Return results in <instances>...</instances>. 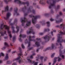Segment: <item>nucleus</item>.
Instances as JSON below:
<instances>
[{
    "label": "nucleus",
    "instance_id": "1",
    "mask_svg": "<svg viewBox=\"0 0 65 65\" xmlns=\"http://www.w3.org/2000/svg\"><path fill=\"white\" fill-rule=\"evenodd\" d=\"M0 34L1 33V36H4V34H6V31H4V32L2 31L3 30L4 28L6 30H7L9 34V36L10 37V38H12V35L11 34V32L10 31H9V27L6 25H4V23H3L1 24L0 26Z\"/></svg>",
    "mask_w": 65,
    "mask_h": 65
},
{
    "label": "nucleus",
    "instance_id": "2",
    "mask_svg": "<svg viewBox=\"0 0 65 65\" xmlns=\"http://www.w3.org/2000/svg\"><path fill=\"white\" fill-rule=\"evenodd\" d=\"M35 38V36H33L32 37L29 36L27 37V38L28 39V40L27 39H26L25 41V44L26 43H28V48L29 50H32L33 48L32 47L31 48H29V47L31 45V43H30V41H34V40H32L31 39V38Z\"/></svg>",
    "mask_w": 65,
    "mask_h": 65
},
{
    "label": "nucleus",
    "instance_id": "3",
    "mask_svg": "<svg viewBox=\"0 0 65 65\" xmlns=\"http://www.w3.org/2000/svg\"><path fill=\"white\" fill-rule=\"evenodd\" d=\"M59 32V34L57 35L58 39H57V42L58 43H62V42H65V40L62 39V37H60V36L61 35L63 34L64 35L65 34V32L64 33L62 31L60 30H59L58 31Z\"/></svg>",
    "mask_w": 65,
    "mask_h": 65
},
{
    "label": "nucleus",
    "instance_id": "4",
    "mask_svg": "<svg viewBox=\"0 0 65 65\" xmlns=\"http://www.w3.org/2000/svg\"><path fill=\"white\" fill-rule=\"evenodd\" d=\"M51 2L50 3V5L49 6V8L51 9L53 6H55V3L56 2V0H52L51 1ZM50 0H47L46 1V3L47 4H50Z\"/></svg>",
    "mask_w": 65,
    "mask_h": 65
},
{
    "label": "nucleus",
    "instance_id": "5",
    "mask_svg": "<svg viewBox=\"0 0 65 65\" xmlns=\"http://www.w3.org/2000/svg\"><path fill=\"white\" fill-rule=\"evenodd\" d=\"M29 17L32 18V22L33 24H35L36 22V19L38 18H39L40 16L39 15H36L35 17L32 14L29 15Z\"/></svg>",
    "mask_w": 65,
    "mask_h": 65
},
{
    "label": "nucleus",
    "instance_id": "6",
    "mask_svg": "<svg viewBox=\"0 0 65 65\" xmlns=\"http://www.w3.org/2000/svg\"><path fill=\"white\" fill-rule=\"evenodd\" d=\"M14 2H17V3H18V4H26L27 6L29 5V2H27L26 3L22 2L20 0H15Z\"/></svg>",
    "mask_w": 65,
    "mask_h": 65
},
{
    "label": "nucleus",
    "instance_id": "7",
    "mask_svg": "<svg viewBox=\"0 0 65 65\" xmlns=\"http://www.w3.org/2000/svg\"><path fill=\"white\" fill-rule=\"evenodd\" d=\"M60 52V56L58 57V61L59 62V61H60L62 60V59L60 58V57H61L62 58V59H64V57H65V56L64 55H62L61 54H62V51L61 50H59Z\"/></svg>",
    "mask_w": 65,
    "mask_h": 65
},
{
    "label": "nucleus",
    "instance_id": "8",
    "mask_svg": "<svg viewBox=\"0 0 65 65\" xmlns=\"http://www.w3.org/2000/svg\"><path fill=\"white\" fill-rule=\"evenodd\" d=\"M50 35V34H49L43 37V39L45 40V42L48 41L50 40V38H51V37Z\"/></svg>",
    "mask_w": 65,
    "mask_h": 65
},
{
    "label": "nucleus",
    "instance_id": "9",
    "mask_svg": "<svg viewBox=\"0 0 65 65\" xmlns=\"http://www.w3.org/2000/svg\"><path fill=\"white\" fill-rule=\"evenodd\" d=\"M27 60H28V62H29V63L31 64H34V65H37L38 64V62H35V61H32L31 60H30L29 59V57H27Z\"/></svg>",
    "mask_w": 65,
    "mask_h": 65
},
{
    "label": "nucleus",
    "instance_id": "10",
    "mask_svg": "<svg viewBox=\"0 0 65 65\" xmlns=\"http://www.w3.org/2000/svg\"><path fill=\"white\" fill-rule=\"evenodd\" d=\"M31 33L32 34H34L35 32L33 31L32 27H31L27 31V34H29L30 33Z\"/></svg>",
    "mask_w": 65,
    "mask_h": 65
},
{
    "label": "nucleus",
    "instance_id": "11",
    "mask_svg": "<svg viewBox=\"0 0 65 65\" xmlns=\"http://www.w3.org/2000/svg\"><path fill=\"white\" fill-rule=\"evenodd\" d=\"M24 9H27V12H31V7L28 8V7H26L25 6L24 9H21L20 10L23 11V10H24Z\"/></svg>",
    "mask_w": 65,
    "mask_h": 65
},
{
    "label": "nucleus",
    "instance_id": "12",
    "mask_svg": "<svg viewBox=\"0 0 65 65\" xmlns=\"http://www.w3.org/2000/svg\"><path fill=\"white\" fill-rule=\"evenodd\" d=\"M31 24V21H29L27 22V23L26 24V26L24 27V28L26 29L29 26H30Z\"/></svg>",
    "mask_w": 65,
    "mask_h": 65
},
{
    "label": "nucleus",
    "instance_id": "13",
    "mask_svg": "<svg viewBox=\"0 0 65 65\" xmlns=\"http://www.w3.org/2000/svg\"><path fill=\"white\" fill-rule=\"evenodd\" d=\"M23 20L22 19H20V21H21L22 23V25L23 26H24L25 25V24H24V23H25V22H26L27 21V19L25 17H24L23 19Z\"/></svg>",
    "mask_w": 65,
    "mask_h": 65
},
{
    "label": "nucleus",
    "instance_id": "14",
    "mask_svg": "<svg viewBox=\"0 0 65 65\" xmlns=\"http://www.w3.org/2000/svg\"><path fill=\"white\" fill-rule=\"evenodd\" d=\"M54 47H55V45H54V44H52V46L51 47H49L47 48H46L45 49L44 51H48V50H49L50 49H51V48L53 49L54 48Z\"/></svg>",
    "mask_w": 65,
    "mask_h": 65
},
{
    "label": "nucleus",
    "instance_id": "15",
    "mask_svg": "<svg viewBox=\"0 0 65 65\" xmlns=\"http://www.w3.org/2000/svg\"><path fill=\"white\" fill-rule=\"evenodd\" d=\"M59 15H57L56 16V23H60V22H62L63 21V20L62 19H57L59 17Z\"/></svg>",
    "mask_w": 65,
    "mask_h": 65
},
{
    "label": "nucleus",
    "instance_id": "16",
    "mask_svg": "<svg viewBox=\"0 0 65 65\" xmlns=\"http://www.w3.org/2000/svg\"><path fill=\"white\" fill-rule=\"evenodd\" d=\"M14 60H16L17 61L19 62V63H20L23 62V60H21V57L20 56L17 59H15L14 60H13V61Z\"/></svg>",
    "mask_w": 65,
    "mask_h": 65
},
{
    "label": "nucleus",
    "instance_id": "17",
    "mask_svg": "<svg viewBox=\"0 0 65 65\" xmlns=\"http://www.w3.org/2000/svg\"><path fill=\"white\" fill-rule=\"evenodd\" d=\"M17 19H15L14 20V22L13 23H11V22H9V24L10 25L12 26H13L15 25H17Z\"/></svg>",
    "mask_w": 65,
    "mask_h": 65
},
{
    "label": "nucleus",
    "instance_id": "18",
    "mask_svg": "<svg viewBox=\"0 0 65 65\" xmlns=\"http://www.w3.org/2000/svg\"><path fill=\"white\" fill-rule=\"evenodd\" d=\"M26 35H22L20 34V37L19 39V40L20 41H22V40L21 39V38H22V37H23V38H25L26 37Z\"/></svg>",
    "mask_w": 65,
    "mask_h": 65
},
{
    "label": "nucleus",
    "instance_id": "19",
    "mask_svg": "<svg viewBox=\"0 0 65 65\" xmlns=\"http://www.w3.org/2000/svg\"><path fill=\"white\" fill-rule=\"evenodd\" d=\"M14 15H19L20 14L18 13V9L16 8L14 10Z\"/></svg>",
    "mask_w": 65,
    "mask_h": 65
},
{
    "label": "nucleus",
    "instance_id": "20",
    "mask_svg": "<svg viewBox=\"0 0 65 65\" xmlns=\"http://www.w3.org/2000/svg\"><path fill=\"white\" fill-rule=\"evenodd\" d=\"M9 10V6H7L6 7H5V10L2 11V13L4 12H5V11H8Z\"/></svg>",
    "mask_w": 65,
    "mask_h": 65
},
{
    "label": "nucleus",
    "instance_id": "21",
    "mask_svg": "<svg viewBox=\"0 0 65 65\" xmlns=\"http://www.w3.org/2000/svg\"><path fill=\"white\" fill-rule=\"evenodd\" d=\"M11 15V14L10 12H8L7 14V16H6V18H5V19H6V20H7V19H8L9 18V17Z\"/></svg>",
    "mask_w": 65,
    "mask_h": 65
},
{
    "label": "nucleus",
    "instance_id": "22",
    "mask_svg": "<svg viewBox=\"0 0 65 65\" xmlns=\"http://www.w3.org/2000/svg\"><path fill=\"white\" fill-rule=\"evenodd\" d=\"M63 27V31H65L64 30V24L62 23L59 26V28H62V27Z\"/></svg>",
    "mask_w": 65,
    "mask_h": 65
},
{
    "label": "nucleus",
    "instance_id": "23",
    "mask_svg": "<svg viewBox=\"0 0 65 65\" xmlns=\"http://www.w3.org/2000/svg\"><path fill=\"white\" fill-rule=\"evenodd\" d=\"M19 50H20V53L19 54V56H22V55H23V54H22V50L20 47L19 48Z\"/></svg>",
    "mask_w": 65,
    "mask_h": 65
},
{
    "label": "nucleus",
    "instance_id": "24",
    "mask_svg": "<svg viewBox=\"0 0 65 65\" xmlns=\"http://www.w3.org/2000/svg\"><path fill=\"white\" fill-rule=\"evenodd\" d=\"M39 43H42V44H43L42 42H40V43H39L38 42H36L35 43V44H36V45L38 47L40 46Z\"/></svg>",
    "mask_w": 65,
    "mask_h": 65
},
{
    "label": "nucleus",
    "instance_id": "25",
    "mask_svg": "<svg viewBox=\"0 0 65 65\" xmlns=\"http://www.w3.org/2000/svg\"><path fill=\"white\" fill-rule=\"evenodd\" d=\"M12 0H4V1L6 4H7L8 2H11Z\"/></svg>",
    "mask_w": 65,
    "mask_h": 65
},
{
    "label": "nucleus",
    "instance_id": "26",
    "mask_svg": "<svg viewBox=\"0 0 65 65\" xmlns=\"http://www.w3.org/2000/svg\"><path fill=\"white\" fill-rule=\"evenodd\" d=\"M57 57H56L54 58V61L52 65H55L56 62V61H57Z\"/></svg>",
    "mask_w": 65,
    "mask_h": 65
},
{
    "label": "nucleus",
    "instance_id": "27",
    "mask_svg": "<svg viewBox=\"0 0 65 65\" xmlns=\"http://www.w3.org/2000/svg\"><path fill=\"white\" fill-rule=\"evenodd\" d=\"M11 29L13 33H15V31L14 30V27L13 26H12Z\"/></svg>",
    "mask_w": 65,
    "mask_h": 65
},
{
    "label": "nucleus",
    "instance_id": "28",
    "mask_svg": "<svg viewBox=\"0 0 65 65\" xmlns=\"http://www.w3.org/2000/svg\"><path fill=\"white\" fill-rule=\"evenodd\" d=\"M16 28L17 29V30L16 32V33H18L19 32V30L20 29V28L19 26H16Z\"/></svg>",
    "mask_w": 65,
    "mask_h": 65
},
{
    "label": "nucleus",
    "instance_id": "29",
    "mask_svg": "<svg viewBox=\"0 0 65 65\" xmlns=\"http://www.w3.org/2000/svg\"><path fill=\"white\" fill-rule=\"evenodd\" d=\"M7 64H11L12 63V61L10 60H8L6 62Z\"/></svg>",
    "mask_w": 65,
    "mask_h": 65
},
{
    "label": "nucleus",
    "instance_id": "30",
    "mask_svg": "<svg viewBox=\"0 0 65 65\" xmlns=\"http://www.w3.org/2000/svg\"><path fill=\"white\" fill-rule=\"evenodd\" d=\"M35 55H36V54L34 53H33L32 55L30 56V58H31V59H33V57L32 56H35Z\"/></svg>",
    "mask_w": 65,
    "mask_h": 65
},
{
    "label": "nucleus",
    "instance_id": "31",
    "mask_svg": "<svg viewBox=\"0 0 65 65\" xmlns=\"http://www.w3.org/2000/svg\"><path fill=\"white\" fill-rule=\"evenodd\" d=\"M4 56V54L3 53H0V58Z\"/></svg>",
    "mask_w": 65,
    "mask_h": 65
},
{
    "label": "nucleus",
    "instance_id": "32",
    "mask_svg": "<svg viewBox=\"0 0 65 65\" xmlns=\"http://www.w3.org/2000/svg\"><path fill=\"white\" fill-rule=\"evenodd\" d=\"M9 57H8V55L7 53L6 55V56L5 57V59L6 60H7L8 59Z\"/></svg>",
    "mask_w": 65,
    "mask_h": 65
},
{
    "label": "nucleus",
    "instance_id": "33",
    "mask_svg": "<svg viewBox=\"0 0 65 65\" xmlns=\"http://www.w3.org/2000/svg\"><path fill=\"white\" fill-rule=\"evenodd\" d=\"M50 29L49 28L45 29L44 32H47V31H50Z\"/></svg>",
    "mask_w": 65,
    "mask_h": 65
},
{
    "label": "nucleus",
    "instance_id": "34",
    "mask_svg": "<svg viewBox=\"0 0 65 65\" xmlns=\"http://www.w3.org/2000/svg\"><path fill=\"white\" fill-rule=\"evenodd\" d=\"M38 58H37L36 59V61H38V59L40 58H41V56L40 55H38V56L37 57Z\"/></svg>",
    "mask_w": 65,
    "mask_h": 65
},
{
    "label": "nucleus",
    "instance_id": "35",
    "mask_svg": "<svg viewBox=\"0 0 65 65\" xmlns=\"http://www.w3.org/2000/svg\"><path fill=\"white\" fill-rule=\"evenodd\" d=\"M46 23L47 24V27H50V22L48 21V22H46Z\"/></svg>",
    "mask_w": 65,
    "mask_h": 65
},
{
    "label": "nucleus",
    "instance_id": "36",
    "mask_svg": "<svg viewBox=\"0 0 65 65\" xmlns=\"http://www.w3.org/2000/svg\"><path fill=\"white\" fill-rule=\"evenodd\" d=\"M35 27L37 29H39L40 26L39 25H38V24H37L35 25Z\"/></svg>",
    "mask_w": 65,
    "mask_h": 65
},
{
    "label": "nucleus",
    "instance_id": "37",
    "mask_svg": "<svg viewBox=\"0 0 65 65\" xmlns=\"http://www.w3.org/2000/svg\"><path fill=\"white\" fill-rule=\"evenodd\" d=\"M56 54V53H53L51 56V58H53L54 57V56H55V55Z\"/></svg>",
    "mask_w": 65,
    "mask_h": 65
},
{
    "label": "nucleus",
    "instance_id": "38",
    "mask_svg": "<svg viewBox=\"0 0 65 65\" xmlns=\"http://www.w3.org/2000/svg\"><path fill=\"white\" fill-rule=\"evenodd\" d=\"M5 46H6L7 47H8V46H9V45L7 43V42H5Z\"/></svg>",
    "mask_w": 65,
    "mask_h": 65
},
{
    "label": "nucleus",
    "instance_id": "39",
    "mask_svg": "<svg viewBox=\"0 0 65 65\" xmlns=\"http://www.w3.org/2000/svg\"><path fill=\"white\" fill-rule=\"evenodd\" d=\"M16 39V38L15 37V36H14L13 38V41H14Z\"/></svg>",
    "mask_w": 65,
    "mask_h": 65
},
{
    "label": "nucleus",
    "instance_id": "40",
    "mask_svg": "<svg viewBox=\"0 0 65 65\" xmlns=\"http://www.w3.org/2000/svg\"><path fill=\"white\" fill-rule=\"evenodd\" d=\"M44 33H45V32H44V31L43 32H41L39 33V35H44Z\"/></svg>",
    "mask_w": 65,
    "mask_h": 65
},
{
    "label": "nucleus",
    "instance_id": "41",
    "mask_svg": "<svg viewBox=\"0 0 65 65\" xmlns=\"http://www.w3.org/2000/svg\"><path fill=\"white\" fill-rule=\"evenodd\" d=\"M32 12L33 14H35V11L34 10H32Z\"/></svg>",
    "mask_w": 65,
    "mask_h": 65
},
{
    "label": "nucleus",
    "instance_id": "42",
    "mask_svg": "<svg viewBox=\"0 0 65 65\" xmlns=\"http://www.w3.org/2000/svg\"><path fill=\"white\" fill-rule=\"evenodd\" d=\"M47 60V57H45L44 59V61H46Z\"/></svg>",
    "mask_w": 65,
    "mask_h": 65
},
{
    "label": "nucleus",
    "instance_id": "43",
    "mask_svg": "<svg viewBox=\"0 0 65 65\" xmlns=\"http://www.w3.org/2000/svg\"><path fill=\"white\" fill-rule=\"evenodd\" d=\"M60 6L59 5H58L57 6V9H59L60 8Z\"/></svg>",
    "mask_w": 65,
    "mask_h": 65
},
{
    "label": "nucleus",
    "instance_id": "44",
    "mask_svg": "<svg viewBox=\"0 0 65 65\" xmlns=\"http://www.w3.org/2000/svg\"><path fill=\"white\" fill-rule=\"evenodd\" d=\"M12 65H17V64L15 62H14L12 64Z\"/></svg>",
    "mask_w": 65,
    "mask_h": 65
},
{
    "label": "nucleus",
    "instance_id": "45",
    "mask_svg": "<svg viewBox=\"0 0 65 65\" xmlns=\"http://www.w3.org/2000/svg\"><path fill=\"white\" fill-rule=\"evenodd\" d=\"M50 21H54V19L52 18H51L50 19Z\"/></svg>",
    "mask_w": 65,
    "mask_h": 65
},
{
    "label": "nucleus",
    "instance_id": "46",
    "mask_svg": "<svg viewBox=\"0 0 65 65\" xmlns=\"http://www.w3.org/2000/svg\"><path fill=\"white\" fill-rule=\"evenodd\" d=\"M22 47L23 48H25V46L23 44H22Z\"/></svg>",
    "mask_w": 65,
    "mask_h": 65
},
{
    "label": "nucleus",
    "instance_id": "47",
    "mask_svg": "<svg viewBox=\"0 0 65 65\" xmlns=\"http://www.w3.org/2000/svg\"><path fill=\"white\" fill-rule=\"evenodd\" d=\"M36 40L37 41H39V40H40V39L39 38H37L36 39Z\"/></svg>",
    "mask_w": 65,
    "mask_h": 65
},
{
    "label": "nucleus",
    "instance_id": "48",
    "mask_svg": "<svg viewBox=\"0 0 65 65\" xmlns=\"http://www.w3.org/2000/svg\"><path fill=\"white\" fill-rule=\"evenodd\" d=\"M5 47H4L3 48H2L1 49L2 50H4V49H5Z\"/></svg>",
    "mask_w": 65,
    "mask_h": 65
},
{
    "label": "nucleus",
    "instance_id": "49",
    "mask_svg": "<svg viewBox=\"0 0 65 65\" xmlns=\"http://www.w3.org/2000/svg\"><path fill=\"white\" fill-rule=\"evenodd\" d=\"M11 51V49L9 50L8 51V53H10Z\"/></svg>",
    "mask_w": 65,
    "mask_h": 65
},
{
    "label": "nucleus",
    "instance_id": "50",
    "mask_svg": "<svg viewBox=\"0 0 65 65\" xmlns=\"http://www.w3.org/2000/svg\"><path fill=\"white\" fill-rule=\"evenodd\" d=\"M60 45L61 46V47H60V48H62L63 47H62V44H61V43H60Z\"/></svg>",
    "mask_w": 65,
    "mask_h": 65
},
{
    "label": "nucleus",
    "instance_id": "51",
    "mask_svg": "<svg viewBox=\"0 0 65 65\" xmlns=\"http://www.w3.org/2000/svg\"><path fill=\"white\" fill-rule=\"evenodd\" d=\"M59 14H60V15H62V12H59Z\"/></svg>",
    "mask_w": 65,
    "mask_h": 65
},
{
    "label": "nucleus",
    "instance_id": "52",
    "mask_svg": "<svg viewBox=\"0 0 65 65\" xmlns=\"http://www.w3.org/2000/svg\"><path fill=\"white\" fill-rule=\"evenodd\" d=\"M56 27L57 28H58V27H60V26L59 25H56Z\"/></svg>",
    "mask_w": 65,
    "mask_h": 65
},
{
    "label": "nucleus",
    "instance_id": "53",
    "mask_svg": "<svg viewBox=\"0 0 65 65\" xmlns=\"http://www.w3.org/2000/svg\"><path fill=\"white\" fill-rule=\"evenodd\" d=\"M39 49H37V52H38V51H39Z\"/></svg>",
    "mask_w": 65,
    "mask_h": 65
},
{
    "label": "nucleus",
    "instance_id": "54",
    "mask_svg": "<svg viewBox=\"0 0 65 65\" xmlns=\"http://www.w3.org/2000/svg\"><path fill=\"white\" fill-rule=\"evenodd\" d=\"M23 31V29H21L20 30V32H22Z\"/></svg>",
    "mask_w": 65,
    "mask_h": 65
},
{
    "label": "nucleus",
    "instance_id": "55",
    "mask_svg": "<svg viewBox=\"0 0 65 65\" xmlns=\"http://www.w3.org/2000/svg\"><path fill=\"white\" fill-rule=\"evenodd\" d=\"M48 15V13H46L45 14V15Z\"/></svg>",
    "mask_w": 65,
    "mask_h": 65
},
{
    "label": "nucleus",
    "instance_id": "56",
    "mask_svg": "<svg viewBox=\"0 0 65 65\" xmlns=\"http://www.w3.org/2000/svg\"><path fill=\"white\" fill-rule=\"evenodd\" d=\"M16 52L14 51H13L12 52V54H14V53H15Z\"/></svg>",
    "mask_w": 65,
    "mask_h": 65
},
{
    "label": "nucleus",
    "instance_id": "57",
    "mask_svg": "<svg viewBox=\"0 0 65 65\" xmlns=\"http://www.w3.org/2000/svg\"><path fill=\"white\" fill-rule=\"evenodd\" d=\"M51 13H54V12H53V11L52 10L51 11Z\"/></svg>",
    "mask_w": 65,
    "mask_h": 65
},
{
    "label": "nucleus",
    "instance_id": "58",
    "mask_svg": "<svg viewBox=\"0 0 65 65\" xmlns=\"http://www.w3.org/2000/svg\"><path fill=\"white\" fill-rule=\"evenodd\" d=\"M24 15L25 16H26L27 15V13H25L24 14Z\"/></svg>",
    "mask_w": 65,
    "mask_h": 65
},
{
    "label": "nucleus",
    "instance_id": "59",
    "mask_svg": "<svg viewBox=\"0 0 65 65\" xmlns=\"http://www.w3.org/2000/svg\"><path fill=\"white\" fill-rule=\"evenodd\" d=\"M52 64V63L51 62H50L49 63L48 65H51Z\"/></svg>",
    "mask_w": 65,
    "mask_h": 65
},
{
    "label": "nucleus",
    "instance_id": "60",
    "mask_svg": "<svg viewBox=\"0 0 65 65\" xmlns=\"http://www.w3.org/2000/svg\"><path fill=\"white\" fill-rule=\"evenodd\" d=\"M40 3H41V4H42V1H40Z\"/></svg>",
    "mask_w": 65,
    "mask_h": 65
},
{
    "label": "nucleus",
    "instance_id": "61",
    "mask_svg": "<svg viewBox=\"0 0 65 65\" xmlns=\"http://www.w3.org/2000/svg\"><path fill=\"white\" fill-rule=\"evenodd\" d=\"M53 32L52 31L51 33V34L52 35H53Z\"/></svg>",
    "mask_w": 65,
    "mask_h": 65
},
{
    "label": "nucleus",
    "instance_id": "62",
    "mask_svg": "<svg viewBox=\"0 0 65 65\" xmlns=\"http://www.w3.org/2000/svg\"><path fill=\"white\" fill-rule=\"evenodd\" d=\"M10 9V11H11V10L12 9V7Z\"/></svg>",
    "mask_w": 65,
    "mask_h": 65
},
{
    "label": "nucleus",
    "instance_id": "63",
    "mask_svg": "<svg viewBox=\"0 0 65 65\" xmlns=\"http://www.w3.org/2000/svg\"><path fill=\"white\" fill-rule=\"evenodd\" d=\"M53 32H56V30H54L53 31Z\"/></svg>",
    "mask_w": 65,
    "mask_h": 65
},
{
    "label": "nucleus",
    "instance_id": "64",
    "mask_svg": "<svg viewBox=\"0 0 65 65\" xmlns=\"http://www.w3.org/2000/svg\"><path fill=\"white\" fill-rule=\"evenodd\" d=\"M55 39V38H53L52 39V40H54Z\"/></svg>",
    "mask_w": 65,
    "mask_h": 65
}]
</instances>
